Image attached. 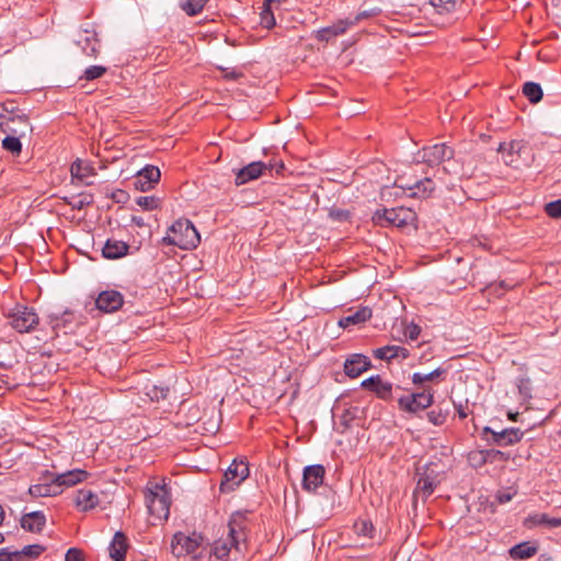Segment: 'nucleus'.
I'll return each instance as SVG.
<instances>
[{
	"mask_svg": "<svg viewBox=\"0 0 561 561\" xmlns=\"http://www.w3.org/2000/svg\"><path fill=\"white\" fill-rule=\"evenodd\" d=\"M209 0H180V8L190 16L199 14Z\"/></svg>",
	"mask_w": 561,
	"mask_h": 561,
	"instance_id": "72a5a7b5",
	"label": "nucleus"
},
{
	"mask_svg": "<svg viewBox=\"0 0 561 561\" xmlns=\"http://www.w3.org/2000/svg\"><path fill=\"white\" fill-rule=\"evenodd\" d=\"M523 93L533 104L538 103L543 95L540 84L531 81L524 83Z\"/></svg>",
	"mask_w": 561,
	"mask_h": 561,
	"instance_id": "f704fd0d",
	"label": "nucleus"
},
{
	"mask_svg": "<svg viewBox=\"0 0 561 561\" xmlns=\"http://www.w3.org/2000/svg\"><path fill=\"white\" fill-rule=\"evenodd\" d=\"M65 560L66 561H83V558H82V553L79 549L70 548L65 556Z\"/></svg>",
	"mask_w": 561,
	"mask_h": 561,
	"instance_id": "6e6d98bb",
	"label": "nucleus"
},
{
	"mask_svg": "<svg viewBox=\"0 0 561 561\" xmlns=\"http://www.w3.org/2000/svg\"><path fill=\"white\" fill-rule=\"evenodd\" d=\"M169 388L164 386L148 385L146 386V394L151 401L163 400L168 397Z\"/></svg>",
	"mask_w": 561,
	"mask_h": 561,
	"instance_id": "4c0bfd02",
	"label": "nucleus"
},
{
	"mask_svg": "<svg viewBox=\"0 0 561 561\" xmlns=\"http://www.w3.org/2000/svg\"><path fill=\"white\" fill-rule=\"evenodd\" d=\"M77 45L89 57H96L100 51V41L94 31L82 30L78 35Z\"/></svg>",
	"mask_w": 561,
	"mask_h": 561,
	"instance_id": "aec40b11",
	"label": "nucleus"
},
{
	"mask_svg": "<svg viewBox=\"0 0 561 561\" xmlns=\"http://www.w3.org/2000/svg\"><path fill=\"white\" fill-rule=\"evenodd\" d=\"M146 506L149 514L157 519H168L170 514V493L165 485L154 483L145 492Z\"/></svg>",
	"mask_w": 561,
	"mask_h": 561,
	"instance_id": "7ed1b4c3",
	"label": "nucleus"
},
{
	"mask_svg": "<svg viewBox=\"0 0 561 561\" xmlns=\"http://www.w3.org/2000/svg\"><path fill=\"white\" fill-rule=\"evenodd\" d=\"M4 520V510L2 505L0 504V526L3 524Z\"/></svg>",
	"mask_w": 561,
	"mask_h": 561,
	"instance_id": "338daca9",
	"label": "nucleus"
},
{
	"mask_svg": "<svg viewBox=\"0 0 561 561\" xmlns=\"http://www.w3.org/2000/svg\"><path fill=\"white\" fill-rule=\"evenodd\" d=\"M360 387L374 392L381 400L390 401L392 399V383L385 381L380 375L364 379Z\"/></svg>",
	"mask_w": 561,
	"mask_h": 561,
	"instance_id": "2eb2a0df",
	"label": "nucleus"
},
{
	"mask_svg": "<svg viewBox=\"0 0 561 561\" xmlns=\"http://www.w3.org/2000/svg\"><path fill=\"white\" fill-rule=\"evenodd\" d=\"M267 169H275L276 173H280V171L284 169V163L283 162H278L276 164H268L267 165Z\"/></svg>",
	"mask_w": 561,
	"mask_h": 561,
	"instance_id": "680f3d73",
	"label": "nucleus"
},
{
	"mask_svg": "<svg viewBox=\"0 0 561 561\" xmlns=\"http://www.w3.org/2000/svg\"><path fill=\"white\" fill-rule=\"evenodd\" d=\"M129 245L121 240L108 239L103 249L102 255L107 260H117L128 254Z\"/></svg>",
	"mask_w": 561,
	"mask_h": 561,
	"instance_id": "a878e982",
	"label": "nucleus"
},
{
	"mask_svg": "<svg viewBox=\"0 0 561 561\" xmlns=\"http://www.w3.org/2000/svg\"><path fill=\"white\" fill-rule=\"evenodd\" d=\"M73 503L80 512H88L99 505L100 499L99 495L92 490L80 489L76 492Z\"/></svg>",
	"mask_w": 561,
	"mask_h": 561,
	"instance_id": "4be33fe9",
	"label": "nucleus"
},
{
	"mask_svg": "<svg viewBox=\"0 0 561 561\" xmlns=\"http://www.w3.org/2000/svg\"><path fill=\"white\" fill-rule=\"evenodd\" d=\"M228 541H216L214 546V556L224 560L231 548L241 551V546L247 541V520L241 512H236L231 515L229 524Z\"/></svg>",
	"mask_w": 561,
	"mask_h": 561,
	"instance_id": "f257e3e1",
	"label": "nucleus"
},
{
	"mask_svg": "<svg viewBox=\"0 0 561 561\" xmlns=\"http://www.w3.org/2000/svg\"><path fill=\"white\" fill-rule=\"evenodd\" d=\"M21 137L8 135L2 140V148L14 156H19L22 151Z\"/></svg>",
	"mask_w": 561,
	"mask_h": 561,
	"instance_id": "e433bc0d",
	"label": "nucleus"
},
{
	"mask_svg": "<svg viewBox=\"0 0 561 561\" xmlns=\"http://www.w3.org/2000/svg\"><path fill=\"white\" fill-rule=\"evenodd\" d=\"M128 548L127 537L124 533L117 531L108 547L110 557L114 561H124Z\"/></svg>",
	"mask_w": 561,
	"mask_h": 561,
	"instance_id": "cd10ccee",
	"label": "nucleus"
},
{
	"mask_svg": "<svg viewBox=\"0 0 561 561\" xmlns=\"http://www.w3.org/2000/svg\"><path fill=\"white\" fill-rule=\"evenodd\" d=\"M434 401V391L431 387H423L421 392L403 396L398 400L399 408L409 413H416L431 407Z\"/></svg>",
	"mask_w": 561,
	"mask_h": 561,
	"instance_id": "6e6552de",
	"label": "nucleus"
},
{
	"mask_svg": "<svg viewBox=\"0 0 561 561\" xmlns=\"http://www.w3.org/2000/svg\"><path fill=\"white\" fill-rule=\"evenodd\" d=\"M90 473L82 469H73L60 474H54V481L58 483L59 489L70 488L89 478Z\"/></svg>",
	"mask_w": 561,
	"mask_h": 561,
	"instance_id": "5701e85b",
	"label": "nucleus"
},
{
	"mask_svg": "<svg viewBox=\"0 0 561 561\" xmlns=\"http://www.w3.org/2000/svg\"><path fill=\"white\" fill-rule=\"evenodd\" d=\"M46 525V516L41 511L26 513L21 517V527L25 531L41 533Z\"/></svg>",
	"mask_w": 561,
	"mask_h": 561,
	"instance_id": "b1692460",
	"label": "nucleus"
},
{
	"mask_svg": "<svg viewBox=\"0 0 561 561\" xmlns=\"http://www.w3.org/2000/svg\"><path fill=\"white\" fill-rule=\"evenodd\" d=\"M457 413H458L460 419H466L467 417V412L465 411V409L461 405H459L457 408Z\"/></svg>",
	"mask_w": 561,
	"mask_h": 561,
	"instance_id": "69168bd1",
	"label": "nucleus"
},
{
	"mask_svg": "<svg viewBox=\"0 0 561 561\" xmlns=\"http://www.w3.org/2000/svg\"><path fill=\"white\" fill-rule=\"evenodd\" d=\"M370 16V13L367 11H363L355 15L353 19L346 18L344 20H340L336 23L323 27L317 32L316 38L320 42H329L332 38L344 34L351 26L355 25L363 19Z\"/></svg>",
	"mask_w": 561,
	"mask_h": 561,
	"instance_id": "f8f14e48",
	"label": "nucleus"
},
{
	"mask_svg": "<svg viewBox=\"0 0 561 561\" xmlns=\"http://www.w3.org/2000/svg\"><path fill=\"white\" fill-rule=\"evenodd\" d=\"M106 67L93 65L89 66L85 70L81 79H84L87 81L95 80L101 78L106 72Z\"/></svg>",
	"mask_w": 561,
	"mask_h": 561,
	"instance_id": "37998d69",
	"label": "nucleus"
},
{
	"mask_svg": "<svg viewBox=\"0 0 561 561\" xmlns=\"http://www.w3.org/2000/svg\"><path fill=\"white\" fill-rule=\"evenodd\" d=\"M497 152L502 154V159L506 165L519 168L527 164L530 157V148L524 139H514L510 142H501Z\"/></svg>",
	"mask_w": 561,
	"mask_h": 561,
	"instance_id": "20e7f679",
	"label": "nucleus"
},
{
	"mask_svg": "<svg viewBox=\"0 0 561 561\" xmlns=\"http://www.w3.org/2000/svg\"><path fill=\"white\" fill-rule=\"evenodd\" d=\"M249 476L248 463L240 460H233L224 473V479L220 483V492L229 493L238 488Z\"/></svg>",
	"mask_w": 561,
	"mask_h": 561,
	"instance_id": "9d476101",
	"label": "nucleus"
},
{
	"mask_svg": "<svg viewBox=\"0 0 561 561\" xmlns=\"http://www.w3.org/2000/svg\"><path fill=\"white\" fill-rule=\"evenodd\" d=\"M517 388L524 401L531 399V387L528 378H519L517 381Z\"/></svg>",
	"mask_w": 561,
	"mask_h": 561,
	"instance_id": "49530a36",
	"label": "nucleus"
},
{
	"mask_svg": "<svg viewBox=\"0 0 561 561\" xmlns=\"http://www.w3.org/2000/svg\"><path fill=\"white\" fill-rule=\"evenodd\" d=\"M3 556L1 561H27L22 553V550L20 551H10L8 548H2Z\"/></svg>",
	"mask_w": 561,
	"mask_h": 561,
	"instance_id": "603ef678",
	"label": "nucleus"
},
{
	"mask_svg": "<svg viewBox=\"0 0 561 561\" xmlns=\"http://www.w3.org/2000/svg\"><path fill=\"white\" fill-rule=\"evenodd\" d=\"M499 286L504 288V289H508L510 288V286H507L504 282H501Z\"/></svg>",
	"mask_w": 561,
	"mask_h": 561,
	"instance_id": "774afa93",
	"label": "nucleus"
},
{
	"mask_svg": "<svg viewBox=\"0 0 561 561\" xmlns=\"http://www.w3.org/2000/svg\"><path fill=\"white\" fill-rule=\"evenodd\" d=\"M371 367L370 359L363 354H352L345 359L344 373L350 378H356Z\"/></svg>",
	"mask_w": 561,
	"mask_h": 561,
	"instance_id": "f3484780",
	"label": "nucleus"
},
{
	"mask_svg": "<svg viewBox=\"0 0 561 561\" xmlns=\"http://www.w3.org/2000/svg\"><path fill=\"white\" fill-rule=\"evenodd\" d=\"M202 542L201 535L194 533L188 536L179 531L173 535L171 540V553L176 558L192 556L194 560H197L201 558L199 548Z\"/></svg>",
	"mask_w": 561,
	"mask_h": 561,
	"instance_id": "39448f33",
	"label": "nucleus"
},
{
	"mask_svg": "<svg viewBox=\"0 0 561 561\" xmlns=\"http://www.w3.org/2000/svg\"><path fill=\"white\" fill-rule=\"evenodd\" d=\"M265 170H267V164L261 161L251 162L236 173L234 183L240 186L250 181L256 180L264 174Z\"/></svg>",
	"mask_w": 561,
	"mask_h": 561,
	"instance_id": "6ab92c4d",
	"label": "nucleus"
},
{
	"mask_svg": "<svg viewBox=\"0 0 561 561\" xmlns=\"http://www.w3.org/2000/svg\"><path fill=\"white\" fill-rule=\"evenodd\" d=\"M72 321V313L69 311H65L61 317H58L54 320V328L58 329L60 327L67 328V324Z\"/></svg>",
	"mask_w": 561,
	"mask_h": 561,
	"instance_id": "864d4df0",
	"label": "nucleus"
},
{
	"mask_svg": "<svg viewBox=\"0 0 561 561\" xmlns=\"http://www.w3.org/2000/svg\"><path fill=\"white\" fill-rule=\"evenodd\" d=\"M92 203V196H83L78 202L73 204L75 208L82 209L84 206L90 205Z\"/></svg>",
	"mask_w": 561,
	"mask_h": 561,
	"instance_id": "4d7b16f0",
	"label": "nucleus"
},
{
	"mask_svg": "<svg viewBox=\"0 0 561 561\" xmlns=\"http://www.w3.org/2000/svg\"><path fill=\"white\" fill-rule=\"evenodd\" d=\"M497 501L501 503V504H504V503H507L512 500V494L508 493V492H499L497 494Z\"/></svg>",
	"mask_w": 561,
	"mask_h": 561,
	"instance_id": "bf43d9fd",
	"label": "nucleus"
},
{
	"mask_svg": "<svg viewBox=\"0 0 561 561\" xmlns=\"http://www.w3.org/2000/svg\"><path fill=\"white\" fill-rule=\"evenodd\" d=\"M448 413V410L442 408L433 409L427 413V419L434 425H442L446 422Z\"/></svg>",
	"mask_w": 561,
	"mask_h": 561,
	"instance_id": "79ce46f5",
	"label": "nucleus"
},
{
	"mask_svg": "<svg viewBox=\"0 0 561 561\" xmlns=\"http://www.w3.org/2000/svg\"><path fill=\"white\" fill-rule=\"evenodd\" d=\"M162 243L192 250L201 243V236L191 220L181 218L171 225L168 234L162 238Z\"/></svg>",
	"mask_w": 561,
	"mask_h": 561,
	"instance_id": "f03ea898",
	"label": "nucleus"
},
{
	"mask_svg": "<svg viewBox=\"0 0 561 561\" xmlns=\"http://www.w3.org/2000/svg\"><path fill=\"white\" fill-rule=\"evenodd\" d=\"M371 316L373 311L369 307H360L352 314L341 318L339 320V325L343 329H346L350 328L351 325L362 324L368 321L371 318Z\"/></svg>",
	"mask_w": 561,
	"mask_h": 561,
	"instance_id": "c756f323",
	"label": "nucleus"
},
{
	"mask_svg": "<svg viewBox=\"0 0 561 561\" xmlns=\"http://www.w3.org/2000/svg\"><path fill=\"white\" fill-rule=\"evenodd\" d=\"M549 528H556V527H560L561 526V518L560 517H549L548 516V522H547V525Z\"/></svg>",
	"mask_w": 561,
	"mask_h": 561,
	"instance_id": "052dcab7",
	"label": "nucleus"
},
{
	"mask_svg": "<svg viewBox=\"0 0 561 561\" xmlns=\"http://www.w3.org/2000/svg\"><path fill=\"white\" fill-rule=\"evenodd\" d=\"M468 462L471 467L478 469L488 463L484 449L472 450L468 454Z\"/></svg>",
	"mask_w": 561,
	"mask_h": 561,
	"instance_id": "ea45409f",
	"label": "nucleus"
},
{
	"mask_svg": "<svg viewBox=\"0 0 561 561\" xmlns=\"http://www.w3.org/2000/svg\"><path fill=\"white\" fill-rule=\"evenodd\" d=\"M524 437V432L517 427H507L502 431H494L490 426H484L481 432V438L490 445L499 447H508L519 443Z\"/></svg>",
	"mask_w": 561,
	"mask_h": 561,
	"instance_id": "423d86ee",
	"label": "nucleus"
},
{
	"mask_svg": "<svg viewBox=\"0 0 561 561\" xmlns=\"http://www.w3.org/2000/svg\"><path fill=\"white\" fill-rule=\"evenodd\" d=\"M0 125L3 133L18 137L25 136L26 130L30 128L26 115H13L12 113H8V117Z\"/></svg>",
	"mask_w": 561,
	"mask_h": 561,
	"instance_id": "dca6fc26",
	"label": "nucleus"
},
{
	"mask_svg": "<svg viewBox=\"0 0 561 561\" xmlns=\"http://www.w3.org/2000/svg\"><path fill=\"white\" fill-rule=\"evenodd\" d=\"M454 157V149L446 144H435L433 146L424 147L417 152L415 159L417 162H423L430 167L438 165L444 161L450 160Z\"/></svg>",
	"mask_w": 561,
	"mask_h": 561,
	"instance_id": "9b49d317",
	"label": "nucleus"
},
{
	"mask_svg": "<svg viewBox=\"0 0 561 561\" xmlns=\"http://www.w3.org/2000/svg\"><path fill=\"white\" fill-rule=\"evenodd\" d=\"M160 176L159 168L148 164L135 175L134 186L138 191L147 192L159 182Z\"/></svg>",
	"mask_w": 561,
	"mask_h": 561,
	"instance_id": "4468645a",
	"label": "nucleus"
},
{
	"mask_svg": "<svg viewBox=\"0 0 561 561\" xmlns=\"http://www.w3.org/2000/svg\"><path fill=\"white\" fill-rule=\"evenodd\" d=\"M374 219L378 221L383 219L394 227L403 228L415 224L416 213L407 207L383 208L375 213Z\"/></svg>",
	"mask_w": 561,
	"mask_h": 561,
	"instance_id": "0eeeda50",
	"label": "nucleus"
},
{
	"mask_svg": "<svg viewBox=\"0 0 561 561\" xmlns=\"http://www.w3.org/2000/svg\"><path fill=\"white\" fill-rule=\"evenodd\" d=\"M518 415H519L518 412H508L507 419L512 422H516L518 420Z\"/></svg>",
	"mask_w": 561,
	"mask_h": 561,
	"instance_id": "0e129e2a",
	"label": "nucleus"
},
{
	"mask_svg": "<svg viewBox=\"0 0 561 561\" xmlns=\"http://www.w3.org/2000/svg\"><path fill=\"white\" fill-rule=\"evenodd\" d=\"M136 204L145 210H153L160 207V199L156 196H139Z\"/></svg>",
	"mask_w": 561,
	"mask_h": 561,
	"instance_id": "a19ab883",
	"label": "nucleus"
},
{
	"mask_svg": "<svg viewBox=\"0 0 561 561\" xmlns=\"http://www.w3.org/2000/svg\"><path fill=\"white\" fill-rule=\"evenodd\" d=\"M399 187L409 191L411 197H427L435 188L434 182L430 178L415 181L413 184H397Z\"/></svg>",
	"mask_w": 561,
	"mask_h": 561,
	"instance_id": "393cba45",
	"label": "nucleus"
},
{
	"mask_svg": "<svg viewBox=\"0 0 561 561\" xmlns=\"http://www.w3.org/2000/svg\"><path fill=\"white\" fill-rule=\"evenodd\" d=\"M96 308L105 313L119 310L124 305V296L114 289L103 290L95 299Z\"/></svg>",
	"mask_w": 561,
	"mask_h": 561,
	"instance_id": "ddd939ff",
	"label": "nucleus"
},
{
	"mask_svg": "<svg viewBox=\"0 0 561 561\" xmlns=\"http://www.w3.org/2000/svg\"><path fill=\"white\" fill-rule=\"evenodd\" d=\"M324 467L322 465H311L304 469L302 488L309 492L316 491L324 479Z\"/></svg>",
	"mask_w": 561,
	"mask_h": 561,
	"instance_id": "a211bd4d",
	"label": "nucleus"
},
{
	"mask_svg": "<svg viewBox=\"0 0 561 561\" xmlns=\"http://www.w3.org/2000/svg\"><path fill=\"white\" fill-rule=\"evenodd\" d=\"M329 217L334 220V221H340V222H344V221H347L350 220L351 218V213L346 209H341V208H332L330 209L329 211Z\"/></svg>",
	"mask_w": 561,
	"mask_h": 561,
	"instance_id": "3c124183",
	"label": "nucleus"
},
{
	"mask_svg": "<svg viewBox=\"0 0 561 561\" xmlns=\"http://www.w3.org/2000/svg\"><path fill=\"white\" fill-rule=\"evenodd\" d=\"M131 222L135 224L137 227L145 226L144 219L141 217H138V216H133L131 217Z\"/></svg>",
	"mask_w": 561,
	"mask_h": 561,
	"instance_id": "e2e57ef3",
	"label": "nucleus"
},
{
	"mask_svg": "<svg viewBox=\"0 0 561 561\" xmlns=\"http://www.w3.org/2000/svg\"><path fill=\"white\" fill-rule=\"evenodd\" d=\"M538 552V546L530 541H523L513 546L508 554L514 560H525L534 557Z\"/></svg>",
	"mask_w": 561,
	"mask_h": 561,
	"instance_id": "7c9ffc66",
	"label": "nucleus"
},
{
	"mask_svg": "<svg viewBox=\"0 0 561 561\" xmlns=\"http://www.w3.org/2000/svg\"><path fill=\"white\" fill-rule=\"evenodd\" d=\"M488 463H494L497 461H507L510 455L499 449H484Z\"/></svg>",
	"mask_w": 561,
	"mask_h": 561,
	"instance_id": "a18cd8bd",
	"label": "nucleus"
},
{
	"mask_svg": "<svg viewBox=\"0 0 561 561\" xmlns=\"http://www.w3.org/2000/svg\"><path fill=\"white\" fill-rule=\"evenodd\" d=\"M436 488L435 479L430 476H422L419 478L414 496L421 495L423 501H426Z\"/></svg>",
	"mask_w": 561,
	"mask_h": 561,
	"instance_id": "2f4dec72",
	"label": "nucleus"
},
{
	"mask_svg": "<svg viewBox=\"0 0 561 561\" xmlns=\"http://www.w3.org/2000/svg\"><path fill=\"white\" fill-rule=\"evenodd\" d=\"M44 551L45 547L37 543L25 546L22 549V553L24 554L27 561L38 558Z\"/></svg>",
	"mask_w": 561,
	"mask_h": 561,
	"instance_id": "c03bdc74",
	"label": "nucleus"
},
{
	"mask_svg": "<svg viewBox=\"0 0 561 561\" xmlns=\"http://www.w3.org/2000/svg\"><path fill=\"white\" fill-rule=\"evenodd\" d=\"M545 210L551 218H561V198L546 204Z\"/></svg>",
	"mask_w": 561,
	"mask_h": 561,
	"instance_id": "8fccbe9b",
	"label": "nucleus"
},
{
	"mask_svg": "<svg viewBox=\"0 0 561 561\" xmlns=\"http://www.w3.org/2000/svg\"><path fill=\"white\" fill-rule=\"evenodd\" d=\"M547 522H548V515L547 514H545V513H536V514L529 515L525 519L524 524L527 527H534V526H539V525H547Z\"/></svg>",
	"mask_w": 561,
	"mask_h": 561,
	"instance_id": "de8ad7c7",
	"label": "nucleus"
},
{
	"mask_svg": "<svg viewBox=\"0 0 561 561\" xmlns=\"http://www.w3.org/2000/svg\"><path fill=\"white\" fill-rule=\"evenodd\" d=\"M46 476L50 479L49 482H43L33 484L28 488V493L34 497H46V496H57L62 490L59 489L58 483L54 481V473L46 471Z\"/></svg>",
	"mask_w": 561,
	"mask_h": 561,
	"instance_id": "412c9836",
	"label": "nucleus"
},
{
	"mask_svg": "<svg viewBox=\"0 0 561 561\" xmlns=\"http://www.w3.org/2000/svg\"><path fill=\"white\" fill-rule=\"evenodd\" d=\"M72 181L78 180L85 185H91L92 182L87 181L88 178L95 175L94 168L84 161L77 160L70 167Z\"/></svg>",
	"mask_w": 561,
	"mask_h": 561,
	"instance_id": "c85d7f7f",
	"label": "nucleus"
},
{
	"mask_svg": "<svg viewBox=\"0 0 561 561\" xmlns=\"http://www.w3.org/2000/svg\"><path fill=\"white\" fill-rule=\"evenodd\" d=\"M397 358L407 359L410 356L408 348L396 345Z\"/></svg>",
	"mask_w": 561,
	"mask_h": 561,
	"instance_id": "13d9d810",
	"label": "nucleus"
},
{
	"mask_svg": "<svg viewBox=\"0 0 561 561\" xmlns=\"http://www.w3.org/2000/svg\"><path fill=\"white\" fill-rule=\"evenodd\" d=\"M396 345H386L373 351L375 358L390 362L397 358Z\"/></svg>",
	"mask_w": 561,
	"mask_h": 561,
	"instance_id": "58836bf2",
	"label": "nucleus"
},
{
	"mask_svg": "<svg viewBox=\"0 0 561 561\" xmlns=\"http://www.w3.org/2000/svg\"><path fill=\"white\" fill-rule=\"evenodd\" d=\"M10 324L16 331L30 332L38 324V316L33 308L16 305L9 313Z\"/></svg>",
	"mask_w": 561,
	"mask_h": 561,
	"instance_id": "1a4fd4ad",
	"label": "nucleus"
},
{
	"mask_svg": "<svg viewBox=\"0 0 561 561\" xmlns=\"http://www.w3.org/2000/svg\"><path fill=\"white\" fill-rule=\"evenodd\" d=\"M260 18L261 25L265 28H272L276 23L274 14L268 5L262 10V12L260 13Z\"/></svg>",
	"mask_w": 561,
	"mask_h": 561,
	"instance_id": "09e8293b",
	"label": "nucleus"
},
{
	"mask_svg": "<svg viewBox=\"0 0 561 561\" xmlns=\"http://www.w3.org/2000/svg\"><path fill=\"white\" fill-rule=\"evenodd\" d=\"M354 533L358 537L373 538L375 527L368 519H357L353 525Z\"/></svg>",
	"mask_w": 561,
	"mask_h": 561,
	"instance_id": "c9c22d12",
	"label": "nucleus"
},
{
	"mask_svg": "<svg viewBox=\"0 0 561 561\" xmlns=\"http://www.w3.org/2000/svg\"><path fill=\"white\" fill-rule=\"evenodd\" d=\"M447 374V369L438 367L431 373L422 374L414 373L411 376V380L413 385H423L426 381H437L440 377H444Z\"/></svg>",
	"mask_w": 561,
	"mask_h": 561,
	"instance_id": "473e14b6",
	"label": "nucleus"
},
{
	"mask_svg": "<svg viewBox=\"0 0 561 561\" xmlns=\"http://www.w3.org/2000/svg\"><path fill=\"white\" fill-rule=\"evenodd\" d=\"M404 334L411 341H415L421 334V328L417 324L410 323L407 327Z\"/></svg>",
	"mask_w": 561,
	"mask_h": 561,
	"instance_id": "5fc2aeb1",
	"label": "nucleus"
},
{
	"mask_svg": "<svg viewBox=\"0 0 561 561\" xmlns=\"http://www.w3.org/2000/svg\"><path fill=\"white\" fill-rule=\"evenodd\" d=\"M463 0H428L433 12L440 16H451L462 5Z\"/></svg>",
	"mask_w": 561,
	"mask_h": 561,
	"instance_id": "bb28decb",
	"label": "nucleus"
}]
</instances>
